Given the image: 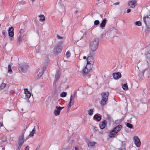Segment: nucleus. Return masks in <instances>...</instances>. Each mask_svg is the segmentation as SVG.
<instances>
[{"instance_id": "obj_23", "label": "nucleus", "mask_w": 150, "mask_h": 150, "mask_svg": "<svg viewBox=\"0 0 150 150\" xmlns=\"http://www.w3.org/2000/svg\"><path fill=\"white\" fill-rule=\"evenodd\" d=\"M21 31H22V30H20V31L19 32L20 33V34L19 36V37L18 38V41L20 43L22 39V38H23V35L21 33Z\"/></svg>"}, {"instance_id": "obj_7", "label": "nucleus", "mask_w": 150, "mask_h": 150, "mask_svg": "<svg viewBox=\"0 0 150 150\" xmlns=\"http://www.w3.org/2000/svg\"><path fill=\"white\" fill-rule=\"evenodd\" d=\"M14 29L13 27L10 28L8 30V34L9 37V40L11 41L14 40Z\"/></svg>"}, {"instance_id": "obj_9", "label": "nucleus", "mask_w": 150, "mask_h": 150, "mask_svg": "<svg viewBox=\"0 0 150 150\" xmlns=\"http://www.w3.org/2000/svg\"><path fill=\"white\" fill-rule=\"evenodd\" d=\"M74 95H71L70 99L69 102L67 106L68 110H69V109H70V107L74 105Z\"/></svg>"}, {"instance_id": "obj_1", "label": "nucleus", "mask_w": 150, "mask_h": 150, "mask_svg": "<svg viewBox=\"0 0 150 150\" xmlns=\"http://www.w3.org/2000/svg\"><path fill=\"white\" fill-rule=\"evenodd\" d=\"M99 43V40L98 38H95L92 41L90 44L89 47L90 49V54L95 55V51L98 48Z\"/></svg>"}, {"instance_id": "obj_8", "label": "nucleus", "mask_w": 150, "mask_h": 150, "mask_svg": "<svg viewBox=\"0 0 150 150\" xmlns=\"http://www.w3.org/2000/svg\"><path fill=\"white\" fill-rule=\"evenodd\" d=\"M92 55L89 56L88 57L86 60H85V64H90L93 65L94 63L93 59L94 57L92 56Z\"/></svg>"}, {"instance_id": "obj_26", "label": "nucleus", "mask_w": 150, "mask_h": 150, "mask_svg": "<svg viewBox=\"0 0 150 150\" xmlns=\"http://www.w3.org/2000/svg\"><path fill=\"white\" fill-rule=\"evenodd\" d=\"M122 87L123 89L125 90H128V87L127 85V84H124L122 85Z\"/></svg>"}, {"instance_id": "obj_36", "label": "nucleus", "mask_w": 150, "mask_h": 150, "mask_svg": "<svg viewBox=\"0 0 150 150\" xmlns=\"http://www.w3.org/2000/svg\"><path fill=\"white\" fill-rule=\"evenodd\" d=\"M98 129L97 127H95V126H93V129H92V131L93 132H95L96 131H97Z\"/></svg>"}, {"instance_id": "obj_50", "label": "nucleus", "mask_w": 150, "mask_h": 150, "mask_svg": "<svg viewBox=\"0 0 150 150\" xmlns=\"http://www.w3.org/2000/svg\"><path fill=\"white\" fill-rule=\"evenodd\" d=\"M83 59H85V60H86V59L87 58H86V57L85 56H83Z\"/></svg>"}, {"instance_id": "obj_45", "label": "nucleus", "mask_w": 150, "mask_h": 150, "mask_svg": "<svg viewBox=\"0 0 150 150\" xmlns=\"http://www.w3.org/2000/svg\"><path fill=\"white\" fill-rule=\"evenodd\" d=\"M48 57V56H46L45 57V59H44V63H46V61H47V59H46V57Z\"/></svg>"}, {"instance_id": "obj_55", "label": "nucleus", "mask_w": 150, "mask_h": 150, "mask_svg": "<svg viewBox=\"0 0 150 150\" xmlns=\"http://www.w3.org/2000/svg\"><path fill=\"white\" fill-rule=\"evenodd\" d=\"M11 93H13V91H11Z\"/></svg>"}, {"instance_id": "obj_43", "label": "nucleus", "mask_w": 150, "mask_h": 150, "mask_svg": "<svg viewBox=\"0 0 150 150\" xmlns=\"http://www.w3.org/2000/svg\"><path fill=\"white\" fill-rule=\"evenodd\" d=\"M80 34L81 35V39L83 37V33H82V32H81L80 33Z\"/></svg>"}, {"instance_id": "obj_12", "label": "nucleus", "mask_w": 150, "mask_h": 150, "mask_svg": "<svg viewBox=\"0 0 150 150\" xmlns=\"http://www.w3.org/2000/svg\"><path fill=\"white\" fill-rule=\"evenodd\" d=\"M146 54L148 59L147 62L150 64V47L148 48L147 51L146 52Z\"/></svg>"}, {"instance_id": "obj_6", "label": "nucleus", "mask_w": 150, "mask_h": 150, "mask_svg": "<svg viewBox=\"0 0 150 150\" xmlns=\"http://www.w3.org/2000/svg\"><path fill=\"white\" fill-rule=\"evenodd\" d=\"M86 66L83 69V72L85 74H87L91 70L93 65L90 64H85Z\"/></svg>"}, {"instance_id": "obj_42", "label": "nucleus", "mask_w": 150, "mask_h": 150, "mask_svg": "<svg viewBox=\"0 0 150 150\" xmlns=\"http://www.w3.org/2000/svg\"><path fill=\"white\" fill-rule=\"evenodd\" d=\"M73 140L72 138H70L69 140V142L70 143H71L73 142Z\"/></svg>"}, {"instance_id": "obj_25", "label": "nucleus", "mask_w": 150, "mask_h": 150, "mask_svg": "<svg viewBox=\"0 0 150 150\" xmlns=\"http://www.w3.org/2000/svg\"><path fill=\"white\" fill-rule=\"evenodd\" d=\"M39 74H38V77L40 78V77L42 75L43 73V70L41 69L40 70V69L39 70Z\"/></svg>"}, {"instance_id": "obj_33", "label": "nucleus", "mask_w": 150, "mask_h": 150, "mask_svg": "<svg viewBox=\"0 0 150 150\" xmlns=\"http://www.w3.org/2000/svg\"><path fill=\"white\" fill-rule=\"evenodd\" d=\"M12 71L11 69V67L10 65L9 64L8 65V73L9 74H11Z\"/></svg>"}, {"instance_id": "obj_17", "label": "nucleus", "mask_w": 150, "mask_h": 150, "mask_svg": "<svg viewBox=\"0 0 150 150\" xmlns=\"http://www.w3.org/2000/svg\"><path fill=\"white\" fill-rule=\"evenodd\" d=\"M122 127L121 125H119L115 127L113 129L117 133L121 129Z\"/></svg>"}, {"instance_id": "obj_48", "label": "nucleus", "mask_w": 150, "mask_h": 150, "mask_svg": "<svg viewBox=\"0 0 150 150\" xmlns=\"http://www.w3.org/2000/svg\"><path fill=\"white\" fill-rule=\"evenodd\" d=\"M3 125L2 123H1L0 122V127H3Z\"/></svg>"}, {"instance_id": "obj_40", "label": "nucleus", "mask_w": 150, "mask_h": 150, "mask_svg": "<svg viewBox=\"0 0 150 150\" xmlns=\"http://www.w3.org/2000/svg\"><path fill=\"white\" fill-rule=\"evenodd\" d=\"M70 53L68 51L66 52V55L67 58H68L70 57Z\"/></svg>"}, {"instance_id": "obj_13", "label": "nucleus", "mask_w": 150, "mask_h": 150, "mask_svg": "<svg viewBox=\"0 0 150 150\" xmlns=\"http://www.w3.org/2000/svg\"><path fill=\"white\" fill-rule=\"evenodd\" d=\"M61 73L60 71L59 70H57L55 75V80L54 82L55 83L56 81L59 79Z\"/></svg>"}, {"instance_id": "obj_47", "label": "nucleus", "mask_w": 150, "mask_h": 150, "mask_svg": "<svg viewBox=\"0 0 150 150\" xmlns=\"http://www.w3.org/2000/svg\"><path fill=\"white\" fill-rule=\"evenodd\" d=\"M119 4V2H117L115 3L114 4L115 5H117Z\"/></svg>"}, {"instance_id": "obj_27", "label": "nucleus", "mask_w": 150, "mask_h": 150, "mask_svg": "<svg viewBox=\"0 0 150 150\" xmlns=\"http://www.w3.org/2000/svg\"><path fill=\"white\" fill-rule=\"evenodd\" d=\"M88 114L90 115H92L93 114V109H90L87 111Z\"/></svg>"}, {"instance_id": "obj_19", "label": "nucleus", "mask_w": 150, "mask_h": 150, "mask_svg": "<svg viewBox=\"0 0 150 150\" xmlns=\"http://www.w3.org/2000/svg\"><path fill=\"white\" fill-rule=\"evenodd\" d=\"M106 23V18H105L102 21L101 23L100 24V27L102 29H104L103 28L105 26V24Z\"/></svg>"}, {"instance_id": "obj_39", "label": "nucleus", "mask_w": 150, "mask_h": 150, "mask_svg": "<svg viewBox=\"0 0 150 150\" xmlns=\"http://www.w3.org/2000/svg\"><path fill=\"white\" fill-rule=\"evenodd\" d=\"M99 21L98 20H95L94 21V24L95 25H97L99 23Z\"/></svg>"}, {"instance_id": "obj_3", "label": "nucleus", "mask_w": 150, "mask_h": 150, "mask_svg": "<svg viewBox=\"0 0 150 150\" xmlns=\"http://www.w3.org/2000/svg\"><path fill=\"white\" fill-rule=\"evenodd\" d=\"M101 95L102 98L100 101V104L103 106L105 105L108 100L109 93L108 92H103L101 93Z\"/></svg>"}, {"instance_id": "obj_35", "label": "nucleus", "mask_w": 150, "mask_h": 150, "mask_svg": "<svg viewBox=\"0 0 150 150\" xmlns=\"http://www.w3.org/2000/svg\"><path fill=\"white\" fill-rule=\"evenodd\" d=\"M35 132V128H34L33 130H32L30 134L29 135L30 137L33 136V134Z\"/></svg>"}, {"instance_id": "obj_34", "label": "nucleus", "mask_w": 150, "mask_h": 150, "mask_svg": "<svg viewBox=\"0 0 150 150\" xmlns=\"http://www.w3.org/2000/svg\"><path fill=\"white\" fill-rule=\"evenodd\" d=\"M67 93L65 92H63L60 94V96L62 97H64L66 96Z\"/></svg>"}, {"instance_id": "obj_11", "label": "nucleus", "mask_w": 150, "mask_h": 150, "mask_svg": "<svg viewBox=\"0 0 150 150\" xmlns=\"http://www.w3.org/2000/svg\"><path fill=\"white\" fill-rule=\"evenodd\" d=\"M133 139L136 146L137 147H139L141 144V142L139 138L138 137L135 136L134 137Z\"/></svg>"}, {"instance_id": "obj_2", "label": "nucleus", "mask_w": 150, "mask_h": 150, "mask_svg": "<svg viewBox=\"0 0 150 150\" xmlns=\"http://www.w3.org/2000/svg\"><path fill=\"white\" fill-rule=\"evenodd\" d=\"M63 42V41H61L59 42L58 45L55 47L53 50V53L54 54L57 55L61 52L62 47L61 45L62 44Z\"/></svg>"}, {"instance_id": "obj_20", "label": "nucleus", "mask_w": 150, "mask_h": 150, "mask_svg": "<svg viewBox=\"0 0 150 150\" xmlns=\"http://www.w3.org/2000/svg\"><path fill=\"white\" fill-rule=\"evenodd\" d=\"M106 121L104 120L100 124V127L101 129H104L106 124Z\"/></svg>"}, {"instance_id": "obj_5", "label": "nucleus", "mask_w": 150, "mask_h": 150, "mask_svg": "<svg viewBox=\"0 0 150 150\" xmlns=\"http://www.w3.org/2000/svg\"><path fill=\"white\" fill-rule=\"evenodd\" d=\"M144 21L147 28H150V12L149 16H147L143 18Z\"/></svg>"}, {"instance_id": "obj_49", "label": "nucleus", "mask_w": 150, "mask_h": 150, "mask_svg": "<svg viewBox=\"0 0 150 150\" xmlns=\"http://www.w3.org/2000/svg\"><path fill=\"white\" fill-rule=\"evenodd\" d=\"M127 13H129L130 12V9H128L127 10Z\"/></svg>"}, {"instance_id": "obj_15", "label": "nucleus", "mask_w": 150, "mask_h": 150, "mask_svg": "<svg viewBox=\"0 0 150 150\" xmlns=\"http://www.w3.org/2000/svg\"><path fill=\"white\" fill-rule=\"evenodd\" d=\"M121 74L119 72L114 73L113 74V78L115 79H119L121 77Z\"/></svg>"}, {"instance_id": "obj_57", "label": "nucleus", "mask_w": 150, "mask_h": 150, "mask_svg": "<svg viewBox=\"0 0 150 150\" xmlns=\"http://www.w3.org/2000/svg\"><path fill=\"white\" fill-rule=\"evenodd\" d=\"M32 1H33V2L35 0H32Z\"/></svg>"}, {"instance_id": "obj_53", "label": "nucleus", "mask_w": 150, "mask_h": 150, "mask_svg": "<svg viewBox=\"0 0 150 150\" xmlns=\"http://www.w3.org/2000/svg\"><path fill=\"white\" fill-rule=\"evenodd\" d=\"M118 150H125V149H119Z\"/></svg>"}, {"instance_id": "obj_41", "label": "nucleus", "mask_w": 150, "mask_h": 150, "mask_svg": "<svg viewBox=\"0 0 150 150\" xmlns=\"http://www.w3.org/2000/svg\"><path fill=\"white\" fill-rule=\"evenodd\" d=\"M74 148L75 150H82V149L80 147H75Z\"/></svg>"}, {"instance_id": "obj_24", "label": "nucleus", "mask_w": 150, "mask_h": 150, "mask_svg": "<svg viewBox=\"0 0 150 150\" xmlns=\"http://www.w3.org/2000/svg\"><path fill=\"white\" fill-rule=\"evenodd\" d=\"M94 117L95 119H96L98 121H100L101 119V117L98 116L97 114H96L94 115Z\"/></svg>"}, {"instance_id": "obj_56", "label": "nucleus", "mask_w": 150, "mask_h": 150, "mask_svg": "<svg viewBox=\"0 0 150 150\" xmlns=\"http://www.w3.org/2000/svg\"><path fill=\"white\" fill-rule=\"evenodd\" d=\"M42 86V89H43V90H44V87H43V86Z\"/></svg>"}, {"instance_id": "obj_51", "label": "nucleus", "mask_w": 150, "mask_h": 150, "mask_svg": "<svg viewBox=\"0 0 150 150\" xmlns=\"http://www.w3.org/2000/svg\"><path fill=\"white\" fill-rule=\"evenodd\" d=\"M132 119H133L134 120H135V121L137 119V118L134 117H133Z\"/></svg>"}, {"instance_id": "obj_4", "label": "nucleus", "mask_w": 150, "mask_h": 150, "mask_svg": "<svg viewBox=\"0 0 150 150\" xmlns=\"http://www.w3.org/2000/svg\"><path fill=\"white\" fill-rule=\"evenodd\" d=\"M29 69V66L27 64H19V69L22 72H26Z\"/></svg>"}, {"instance_id": "obj_21", "label": "nucleus", "mask_w": 150, "mask_h": 150, "mask_svg": "<svg viewBox=\"0 0 150 150\" xmlns=\"http://www.w3.org/2000/svg\"><path fill=\"white\" fill-rule=\"evenodd\" d=\"M117 133L113 129L110 132L109 137H114L117 134Z\"/></svg>"}, {"instance_id": "obj_29", "label": "nucleus", "mask_w": 150, "mask_h": 150, "mask_svg": "<svg viewBox=\"0 0 150 150\" xmlns=\"http://www.w3.org/2000/svg\"><path fill=\"white\" fill-rule=\"evenodd\" d=\"M96 142H91L88 143V145L89 147L93 146H94Z\"/></svg>"}, {"instance_id": "obj_37", "label": "nucleus", "mask_w": 150, "mask_h": 150, "mask_svg": "<svg viewBox=\"0 0 150 150\" xmlns=\"http://www.w3.org/2000/svg\"><path fill=\"white\" fill-rule=\"evenodd\" d=\"M126 126L127 127L130 128H132L133 127L132 125L129 123H127L126 124Z\"/></svg>"}, {"instance_id": "obj_18", "label": "nucleus", "mask_w": 150, "mask_h": 150, "mask_svg": "<svg viewBox=\"0 0 150 150\" xmlns=\"http://www.w3.org/2000/svg\"><path fill=\"white\" fill-rule=\"evenodd\" d=\"M56 109L54 111V113L55 116L59 115L60 114V111L59 109V108L58 106H56L55 107Z\"/></svg>"}, {"instance_id": "obj_52", "label": "nucleus", "mask_w": 150, "mask_h": 150, "mask_svg": "<svg viewBox=\"0 0 150 150\" xmlns=\"http://www.w3.org/2000/svg\"><path fill=\"white\" fill-rule=\"evenodd\" d=\"M88 32V31H86L85 32V33H84V34H85V35H86V34H87Z\"/></svg>"}, {"instance_id": "obj_30", "label": "nucleus", "mask_w": 150, "mask_h": 150, "mask_svg": "<svg viewBox=\"0 0 150 150\" xmlns=\"http://www.w3.org/2000/svg\"><path fill=\"white\" fill-rule=\"evenodd\" d=\"M56 38L58 40H63L62 39H63V37L59 36L58 34H57L56 35Z\"/></svg>"}, {"instance_id": "obj_44", "label": "nucleus", "mask_w": 150, "mask_h": 150, "mask_svg": "<svg viewBox=\"0 0 150 150\" xmlns=\"http://www.w3.org/2000/svg\"><path fill=\"white\" fill-rule=\"evenodd\" d=\"M58 108H59V110L61 111V110L62 109L64 108V107H58Z\"/></svg>"}, {"instance_id": "obj_14", "label": "nucleus", "mask_w": 150, "mask_h": 150, "mask_svg": "<svg viewBox=\"0 0 150 150\" xmlns=\"http://www.w3.org/2000/svg\"><path fill=\"white\" fill-rule=\"evenodd\" d=\"M24 91L26 97L28 98H29L31 95L30 92L28 91V89L26 88H24Z\"/></svg>"}, {"instance_id": "obj_28", "label": "nucleus", "mask_w": 150, "mask_h": 150, "mask_svg": "<svg viewBox=\"0 0 150 150\" xmlns=\"http://www.w3.org/2000/svg\"><path fill=\"white\" fill-rule=\"evenodd\" d=\"M146 71L148 73V77H149V76H150V68L149 69H145L143 71V73H144Z\"/></svg>"}, {"instance_id": "obj_32", "label": "nucleus", "mask_w": 150, "mask_h": 150, "mask_svg": "<svg viewBox=\"0 0 150 150\" xmlns=\"http://www.w3.org/2000/svg\"><path fill=\"white\" fill-rule=\"evenodd\" d=\"M2 33L4 38H6V35L7 33V32L4 30L2 31Z\"/></svg>"}, {"instance_id": "obj_31", "label": "nucleus", "mask_w": 150, "mask_h": 150, "mask_svg": "<svg viewBox=\"0 0 150 150\" xmlns=\"http://www.w3.org/2000/svg\"><path fill=\"white\" fill-rule=\"evenodd\" d=\"M6 84L5 83H2L0 85V89H4L6 86Z\"/></svg>"}, {"instance_id": "obj_22", "label": "nucleus", "mask_w": 150, "mask_h": 150, "mask_svg": "<svg viewBox=\"0 0 150 150\" xmlns=\"http://www.w3.org/2000/svg\"><path fill=\"white\" fill-rule=\"evenodd\" d=\"M47 61L46 63H44L45 64L43 67V70H45L47 67L48 64V62H49V57H46Z\"/></svg>"}, {"instance_id": "obj_16", "label": "nucleus", "mask_w": 150, "mask_h": 150, "mask_svg": "<svg viewBox=\"0 0 150 150\" xmlns=\"http://www.w3.org/2000/svg\"><path fill=\"white\" fill-rule=\"evenodd\" d=\"M39 18V21L41 22L44 24L43 22L45 20V16L43 15H40L38 16Z\"/></svg>"}, {"instance_id": "obj_10", "label": "nucleus", "mask_w": 150, "mask_h": 150, "mask_svg": "<svg viewBox=\"0 0 150 150\" xmlns=\"http://www.w3.org/2000/svg\"><path fill=\"white\" fill-rule=\"evenodd\" d=\"M23 135L22 134L19 137L18 145V149H19L24 143Z\"/></svg>"}, {"instance_id": "obj_38", "label": "nucleus", "mask_w": 150, "mask_h": 150, "mask_svg": "<svg viewBox=\"0 0 150 150\" xmlns=\"http://www.w3.org/2000/svg\"><path fill=\"white\" fill-rule=\"evenodd\" d=\"M135 25L138 26H140L141 25V23L140 21H138L135 22Z\"/></svg>"}, {"instance_id": "obj_54", "label": "nucleus", "mask_w": 150, "mask_h": 150, "mask_svg": "<svg viewBox=\"0 0 150 150\" xmlns=\"http://www.w3.org/2000/svg\"><path fill=\"white\" fill-rule=\"evenodd\" d=\"M78 12V11L76 10L74 12L75 13H76Z\"/></svg>"}, {"instance_id": "obj_46", "label": "nucleus", "mask_w": 150, "mask_h": 150, "mask_svg": "<svg viewBox=\"0 0 150 150\" xmlns=\"http://www.w3.org/2000/svg\"><path fill=\"white\" fill-rule=\"evenodd\" d=\"M25 150H29V147L28 146H27L26 147Z\"/></svg>"}]
</instances>
